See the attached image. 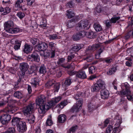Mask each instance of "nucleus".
<instances>
[{
	"label": "nucleus",
	"mask_w": 133,
	"mask_h": 133,
	"mask_svg": "<svg viewBox=\"0 0 133 133\" xmlns=\"http://www.w3.org/2000/svg\"><path fill=\"white\" fill-rule=\"evenodd\" d=\"M45 101V97L43 95L39 96L36 99V104L39 106L38 110L40 114H44L49 109L48 103L46 104Z\"/></svg>",
	"instance_id": "1"
},
{
	"label": "nucleus",
	"mask_w": 133,
	"mask_h": 133,
	"mask_svg": "<svg viewBox=\"0 0 133 133\" xmlns=\"http://www.w3.org/2000/svg\"><path fill=\"white\" fill-rule=\"evenodd\" d=\"M89 22L87 20H82L77 24L76 29L78 31L85 29L87 30L89 29Z\"/></svg>",
	"instance_id": "2"
},
{
	"label": "nucleus",
	"mask_w": 133,
	"mask_h": 133,
	"mask_svg": "<svg viewBox=\"0 0 133 133\" xmlns=\"http://www.w3.org/2000/svg\"><path fill=\"white\" fill-rule=\"evenodd\" d=\"M83 103V99H79L74 105L71 108L73 112L79 111L82 108Z\"/></svg>",
	"instance_id": "3"
},
{
	"label": "nucleus",
	"mask_w": 133,
	"mask_h": 133,
	"mask_svg": "<svg viewBox=\"0 0 133 133\" xmlns=\"http://www.w3.org/2000/svg\"><path fill=\"white\" fill-rule=\"evenodd\" d=\"M11 119V116L7 114H3L0 117L1 122L3 125H5L8 124Z\"/></svg>",
	"instance_id": "4"
},
{
	"label": "nucleus",
	"mask_w": 133,
	"mask_h": 133,
	"mask_svg": "<svg viewBox=\"0 0 133 133\" xmlns=\"http://www.w3.org/2000/svg\"><path fill=\"white\" fill-rule=\"evenodd\" d=\"M37 52H38L37 51L34 52L31 55H28V59L30 61H33L36 62H39L40 60V58Z\"/></svg>",
	"instance_id": "5"
},
{
	"label": "nucleus",
	"mask_w": 133,
	"mask_h": 133,
	"mask_svg": "<svg viewBox=\"0 0 133 133\" xmlns=\"http://www.w3.org/2000/svg\"><path fill=\"white\" fill-rule=\"evenodd\" d=\"M118 94L122 97L127 96L129 100H133V95L131 93L130 90H128V92H126L124 90H122Z\"/></svg>",
	"instance_id": "6"
},
{
	"label": "nucleus",
	"mask_w": 133,
	"mask_h": 133,
	"mask_svg": "<svg viewBox=\"0 0 133 133\" xmlns=\"http://www.w3.org/2000/svg\"><path fill=\"white\" fill-rule=\"evenodd\" d=\"M56 44L52 42H49V43L48 47L52 50L51 53H49L48 55V57L50 56L51 57H54L55 51L56 49Z\"/></svg>",
	"instance_id": "7"
},
{
	"label": "nucleus",
	"mask_w": 133,
	"mask_h": 133,
	"mask_svg": "<svg viewBox=\"0 0 133 133\" xmlns=\"http://www.w3.org/2000/svg\"><path fill=\"white\" fill-rule=\"evenodd\" d=\"M17 129L19 132L23 133L26 130V126L25 122L22 121L19 122V124L17 126Z\"/></svg>",
	"instance_id": "8"
},
{
	"label": "nucleus",
	"mask_w": 133,
	"mask_h": 133,
	"mask_svg": "<svg viewBox=\"0 0 133 133\" xmlns=\"http://www.w3.org/2000/svg\"><path fill=\"white\" fill-rule=\"evenodd\" d=\"M84 34L83 31H81L74 34L72 36V38L74 41H78L81 37L84 36Z\"/></svg>",
	"instance_id": "9"
},
{
	"label": "nucleus",
	"mask_w": 133,
	"mask_h": 133,
	"mask_svg": "<svg viewBox=\"0 0 133 133\" xmlns=\"http://www.w3.org/2000/svg\"><path fill=\"white\" fill-rule=\"evenodd\" d=\"M61 96H59L52 98L51 101L48 102L49 108L52 107H54L56 104L61 100Z\"/></svg>",
	"instance_id": "10"
},
{
	"label": "nucleus",
	"mask_w": 133,
	"mask_h": 133,
	"mask_svg": "<svg viewBox=\"0 0 133 133\" xmlns=\"http://www.w3.org/2000/svg\"><path fill=\"white\" fill-rule=\"evenodd\" d=\"M71 79L70 77L67 78L65 81L62 83V86L64 90L66 89V88L69 86L71 83Z\"/></svg>",
	"instance_id": "11"
},
{
	"label": "nucleus",
	"mask_w": 133,
	"mask_h": 133,
	"mask_svg": "<svg viewBox=\"0 0 133 133\" xmlns=\"http://www.w3.org/2000/svg\"><path fill=\"white\" fill-rule=\"evenodd\" d=\"M33 108L34 107L31 104L29 105L24 108L23 112L25 115H27L32 113Z\"/></svg>",
	"instance_id": "12"
},
{
	"label": "nucleus",
	"mask_w": 133,
	"mask_h": 133,
	"mask_svg": "<svg viewBox=\"0 0 133 133\" xmlns=\"http://www.w3.org/2000/svg\"><path fill=\"white\" fill-rule=\"evenodd\" d=\"M48 45L44 42L39 43L36 46V47L39 51H43L46 49Z\"/></svg>",
	"instance_id": "13"
},
{
	"label": "nucleus",
	"mask_w": 133,
	"mask_h": 133,
	"mask_svg": "<svg viewBox=\"0 0 133 133\" xmlns=\"http://www.w3.org/2000/svg\"><path fill=\"white\" fill-rule=\"evenodd\" d=\"M4 29L7 32V30L11 29L14 26V23L12 21H9L5 22L4 24Z\"/></svg>",
	"instance_id": "14"
},
{
	"label": "nucleus",
	"mask_w": 133,
	"mask_h": 133,
	"mask_svg": "<svg viewBox=\"0 0 133 133\" xmlns=\"http://www.w3.org/2000/svg\"><path fill=\"white\" fill-rule=\"evenodd\" d=\"M84 33V36H86L90 38H95L96 36V34L95 32L92 31H90L89 32H85L83 31Z\"/></svg>",
	"instance_id": "15"
},
{
	"label": "nucleus",
	"mask_w": 133,
	"mask_h": 133,
	"mask_svg": "<svg viewBox=\"0 0 133 133\" xmlns=\"http://www.w3.org/2000/svg\"><path fill=\"white\" fill-rule=\"evenodd\" d=\"M29 68V65L26 63H22L19 64V69L21 70L26 71Z\"/></svg>",
	"instance_id": "16"
},
{
	"label": "nucleus",
	"mask_w": 133,
	"mask_h": 133,
	"mask_svg": "<svg viewBox=\"0 0 133 133\" xmlns=\"http://www.w3.org/2000/svg\"><path fill=\"white\" fill-rule=\"evenodd\" d=\"M116 121V123L115 124V127L114 129H116V130H118L119 127L120 126L121 124L122 123L121 118L118 116H116L115 119Z\"/></svg>",
	"instance_id": "17"
},
{
	"label": "nucleus",
	"mask_w": 133,
	"mask_h": 133,
	"mask_svg": "<svg viewBox=\"0 0 133 133\" xmlns=\"http://www.w3.org/2000/svg\"><path fill=\"white\" fill-rule=\"evenodd\" d=\"M101 97L103 99L107 98L109 96V91L107 90H102L101 91Z\"/></svg>",
	"instance_id": "18"
},
{
	"label": "nucleus",
	"mask_w": 133,
	"mask_h": 133,
	"mask_svg": "<svg viewBox=\"0 0 133 133\" xmlns=\"http://www.w3.org/2000/svg\"><path fill=\"white\" fill-rule=\"evenodd\" d=\"M100 87V89L104 90L105 88L106 84L101 79H99L96 83Z\"/></svg>",
	"instance_id": "19"
},
{
	"label": "nucleus",
	"mask_w": 133,
	"mask_h": 133,
	"mask_svg": "<svg viewBox=\"0 0 133 133\" xmlns=\"http://www.w3.org/2000/svg\"><path fill=\"white\" fill-rule=\"evenodd\" d=\"M76 76L82 79H84L87 77V76L85 72L82 70L79 71L76 74Z\"/></svg>",
	"instance_id": "20"
},
{
	"label": "nucleus",
	"mask_w": 133,
	"mask_h": 133,
	"mask_svg": "<svg viewBox=\"0 0 133 133\" xmlns=\"http://www.w3.org/2000/svg\"><path fill=\"white\" fill-rule=\"evenodd\" d=\"M22 121L21 120V119L17 118V117H15L12 118L11 122L12 124L14 126L16 125L17 126V125L19 124V122H22Z\"/></svg>",
	"instance_id": "21"
},
{
	"label": "nucleus",
	"mask_w": 133,
	"mask_h": 133,
	"mask_svg": "<svg viewBox=\"0 0 133 133\" xmlns=\"http://www.w3.org/2000/svg\"><path fill=\"white\" fill-rule=\"evenodd\" d=\"M32 47L30 45L26 44L24 45V51L26 53L30 52L32 50Z\"/></svg>",
	"instance_id": "22"
},
{
	"label": "nucleus",
	"mask_w": 133,
	"mask_h": 133,
	"mask_svg": "<svg viewBox=\"0 0 133 133\" xmlns=\"http://www.w3.org/2000/svg\"><path fill=\"white\" fill-rule=\"evenodd\" d=\"M66 119V116L64 114L60 115L58 117V121L60 123H64Z\"/></svg>",
	"instance_id": "23"
},
{
	"label": "nucleus",
	"mask_w": 133,
	"mask_h": 133,
	"mask_svg": "<svg viewBox=\"0 0 133 133\" xmlns=\"http://www.w3.org/2000/svg\"><path fill=\"white\" fill-rule=\"evenodd\" d=\"M83 46L82 44H76L74 45L72 48L74 51H78L81 49Z\"/></svg>",
	"instance_id": "24"
},
{
	"label": "nucleus",
	"mask_w": 133,
	"mask_h": 133,
	"mask_svg": "<svg viewBox=\"0 0 133 133\" xmlns=\"http://www.w3.org/2000/svg\"><path fill=\"white\" fill-rule=\"evenodd\" d=\"M20 31L19 28H12L7 30V32L11 34L16 33Z\"/></svg>",
	"instance_id": "25"
},
{
	"label": "nucleus",
	"mask_w": 133,
	"mask_h": 133,
	"mask_svg": "<svg viewBox=\"0 0 133 133\" xmlns=\"http://www.w3.org/2000/svg\"><path fill=\"white\" fill-rule=\"evenodd\" d=\"M39 79L38 78H35L31 79V84L33 85L35 87L36 85L39 84Z\"/></svg>",
	"instance_id": "26"
},
{
	"label": "nucleus",
	"mask_w": 133,
	"mask_h": 133,
	"mask_svg": "<svg viewBox=\"0 0 133 133\" xmlns=\"http://www.w3.org/2000/svg\"><path fill=\"white\" fill-rule=\"evenodd\" d=\"M46 72V69L44 65L43 64L40 66L39 72L40 74H44Z\"/></svg>",
	"instance_id": "27"
},
{
	"label": "nucleus",
	"mask_w": 133,
	"mask_h": 133,
	"mask_svg": "<svg viewBox=\"0 0 133 133\" xmlns=\"http://www.w3.org/2000/svg\"><path fill=\"white\" fill-rule=\"evenodd\" d=\"M55 83V81L54 80L52 79L50 80L45 84V86L48 88H50Z\"/></svg>",
	"instance_id": "28"
},
{
	"label": "nucleus",
	"mask_w": 133,
	"mask_h": 133,
	"mask_svg": "<svg viewBox=\"0 0 133 133\" xmlns=\"http://www.w3.org/2000/svg\"><path fill=\"white\" fill-rule=\"evenodd\" d=\"M100 89L99 86L97 84V83L93 85L91 88V90L92 91H98Z\"/></svg>",
	"instance_id": "29"
},
{
	"label": "nucleus",
	"mask_w": 133,
	"mask_h": 133,
	"mask_svg": "<svg viewBox=\"0 0 133 133\" xmlns=\"http://www.w3.org/2000/svg\"><path fill=\"white\" fill-rule=\"evenodd\" d=\"M35 119V118L34 115L31 114L29 116L28 118L27 119L26 121L30 123H34Z\"/></svg>",
	"instance_id": "30"
},
{
	"label": "nucleus",
	"mask_w": 133,
	"mask_h": 133,
	"mask_svg": "<svg viewBox=\"0 0 133 133\" xmlns=\"http://www.w3.org/2000/svg\"><path fill=\"white\" fill-rule=\"evenodd\" d=\"M50 40H54L57 39H60L61 37L59 36H57L56 34H53L50 35L48 36Z\"/></svg>",
	"instance_id": "31"
},
{
	"label": "nucleus",
	"mask_w": 133,
	"mask_h": 133,
	"mask_svg": "<svg viewBox=\"0 0 133 133\" xmlns=\"http://www.w3.org/2000/svg\"><path fill=\"white\" fill-rule=\"evenodd\" d=\"M14 97L18 99H21L22 97V95L21 92L19 91H17L15 92L14 94Z\"/></svg>",
	"instance_id": "32"
},
{
	"label": "nucleus",
	"mask_w": 133,
	"mask_h": 133,
	"mask_svg": "<svg viewBox=\"0 0 133 133\" xmlns=\"http://www.w3.org/2000/svg\"><path fill=\"white\" fill-rule=\"evenodd\" d=\"M88 111L90 112L92 111L93 110H95L96 108V106L91 103L88 105Z\"/></svg>",
	"instance_id": "33"
},
{
	"label": "nucleus",
	"mask_w": 133,
	"mask_h": 133,
	"mask_svg": "<svg viewBox=\"0 0 133 133\" xmlns=\"http://www.w3.org/2000/svg\"><path fill=\"white\" fill-rule=\"evenodd\" d=\"M93 27L96 31H100L102 30V27L99 24L96 23L94 24Z\"/></svg>",
	"instance_id": "34"
},
{
	"label": "nucleus",
	"mask_w": 133,
	"mask_h": 133,
	"mask_svg": "<svg viewBox=\"0 0 133 133\" xmlns=\"http://www.w3.org/2000/svg\"><path fill=\"white\" fill-rule=\"evenodd\" d=\"M16 110L14 107L11 106H9L6 108L5 111L7 112H10V113H13Z\"/></svg>",
	"instance_id": "35"
},
{
	"label": "nucleus",
	"mask_w": 133,
	"mask_h": 133,
	"mask_svg": "<svg viewBox=\"0 0 133 133\" xmlns=\"http://www.w3.org/2000/svg\"><path fill=\"white\" fill-rule=\"evenodd\" d=\"M15 129L14 127H10L8 128L6 131L2 133H15Z\"/></svg>",
	"instance_id": "36"
},
{
	"label": "nucleus",
	"mask_w": 133,
	"mask_h": 133,
	"mask_svg": "<svg viewBox=\"0 0 133 133\" xmlns=\"http://www.w3.org/2000/svg\"><path fill=\"white\" fill-rule=\"evenodd\" d=\"M46 124L47 126H50L53 124V122L51 120V115L48 116L46 120Z\"/></svg>",
	"instance_id": "37"
},
{
	"label": "nucleus",
	"mask_w": 133,
	"mask_h": 133,
	"mask_svg": "<svg viewBox=\"0 0 133 133\" xmlns=\"http://www.w3.org/2000/svg\"><path fill=\"white\" fill-rule=\"evenodd\" d=\"M65 61V58H62L59 59L58 61L57 62V63L59 65L64 67V66H65L64 65V64H63Z\"/></svg>",
	"instance_id": "38"
},
{
	"label": "nucleus",
	"mask_w": 133,
	"mask_h": 133,
	"mask_svg": "<svg viewBox=\"0 0 133 133\" xmlns=\"http://www.w3.org/2000/svg\"><path fill=\"white\" fill-rule=\"evenodd\" d=\"M75 64L74 62H72L71 63L67 66H64V67L68 69H70L71 70H73L74 69L75 67Z\"/></svg>",
	"instance_id": "39"
},
{
	"label": "nucleus",
	"mask_w": 133,
	"mask_h": 133,
	"mask_svg": "<svg viewBox=\"0 0 133 133\" xmlns=\"http://www.w3.org/2000/svg\"><path fill=\"white\" fill-rule=\"evenodd\" d=\"M21 44V41L17 40L15 41V44L14 46V49L16 50L20 48Z\"/></svg>",
	"instance_id": "40"
},
{
	"label": "nucleus",
	"mask_w": 133,
	"mask_h": 133,
	"mask_svg": "<svg viewBox=\"0 0 133 133\" xmlns=\"http://www.w3.org/2000/svg\"><path fill=\"white\" fill-rule=\"evenodd\" d=\"M116 71V68L114 67L110 69L107 72V74L108 75H111L114 74Z\"/></svg>",
	"instance_id": "41"
},
{
	"label": "nucleus",
	"mask_w": 133,
	"mask_h": 133,
	"mask_svg": "<svg viewBox=\"0 0 133 133\" xmlns=\"http://www.w3.org/2000/svg\"><path fill=\"white\" fill-rule=\"evenodd\" d=\"M67 15L69 18H71L73 17L74 16V13L71 11V10H69L67 11Z\"/></svg>",
	"instance_id": "42"
},
{
	"label": "nucleus",
	"mask_w": 133,
	"mask_h": 133,
	"mask_svg": "<svg viewBox=\"0 0 133 133\" xmlns=\"http://www.w3.org/2000/svg\"><path fill=\"white\" fill-rule=\"evenodd\" d=\"M75 25V22L72 20H70L68 21V24H67V27L69 28H72Z\"/></svg>",
	"instance_id": "43"
},
{
	"label": "nucleus",
	"mask_w": 133,
	"mask_h": 133,
	"mask_svg": "<svg viewBox=\"0 0 133 133\" xmlns=\"http://www.w3.org/2000/svg\"><path fill=\"white\" fill-rule=\"evenodd\" d=\"M78 127L77 125L73 126L70 128L68 131V133H73L77 129Z\"/></svg>",
	"instance_id": "44"
},
{
	"label": "nucleus",
	"mask_w": 133,
	"mask_h": 133,
	"mask_svg": "<svg viewBox=\"0 0 133 133\" xmlns=\"http://www.w3.org/2000/svg\"><path fill=\"white\" fill-rule=\"evenodd\" d=\"M11 9L8 7H6L4 9L3 12L2 14L3 15H6L9 13Z\"/></svg>",
	"instance_id": "45"
},
{
	"label": "nucleus",
	"mask_w": 133,
	"mask_h": 133,
	"mask_svg": "<svg viewBox=\"0 0 133 133\" xmlns=\"http://www.w3.org/2000/svg\"><path fill=\"white\" fill-rule=\"evenodd\" d=\"M122 85L125 88V90H123L124 91H125L126 92H128V90H130L129 89V85L127 82L123 84Z\"/></svg>",
	"instance_id": "46"
},
{
	"label": "nucleus",
	"mask_w": 133,
	"mask_h": 133,
	"mask_svg": "<svg viewBox=\"0 0 133 133\" xmlns=\"http://www.w3.org/2000/svg\"><path fill=\"white\" fill-rule=\"evenodd\" d=\"M2 4L3 5L5 6H9L10 4H12V3L10 0H9L7 1H4L3 0L2 1Z\"/></svg>",
	"instance_id": "47"
},
{
	"label": "nucleus",
	"mask_w": 133,
	"mask_h": 133,
	"mask_svg": "<svg viewBox=\"0 0 133 133\" xmlns=\"http://www.w3.org/2000/svg\"><path fill=\"white\" fill-rule=\"evenodd\" d=\"M67 104V103L66 101H62L59 105V107L61 109H62L64 108V106H65Z\"/></svg>",
	"instance_id": "48"
},
{
	"label": "nucleus",
	"mask_w": 133,
	"mask_h": 133,
	"mask_svg": "<svg viewBox=\"0 0 133 133\" xmlns=\"http://www.w3.org/2000/svg\"><path fill=\"white\" fill-rule=\"evenodd\" d=\"M26 71H24L23 70H21V71H19L18 73V75L19 78L23 77L25 74V72Z\"/></svg>",
	"instance_id": "49"
},
{
	"label": "nucleus",
	"mask_w": 133,
	"mask_h": 133,
	"mask_svg": "<svg viewBox=\"0 0 133 133\" xmlns=\"http://www.w3.org/2000/svg\"><path fill=\"white\" fill-rule=\"evenodd\" d=\"M96 68L94 66H92L89 68V71L90 74H92L95 72Z\"/></svg>",
	"instance_id": "50"
},
{
	"label": "nucleus",
	"mask_w": 133,
	"mask_h": 133,
	"mask_svg": "<svg viewBox=\"0 0 133 133\" xmlns=\"http://www.w3.org/2000/svg\"><path fill=\"white\" fill-rule=\"evenodd\" d=\"M102 52V50L101 49H99V50L98 52L95 54V58L96 59H98L100 57L101 54Z\"/></svg>",
	"instance_id": "51"
},
{
	"label": "nucleus",
	"mask_w": 133,
	"mask_h": 133,
	"mask_svg": "<svg viewBox=\"0 0 133 133\" xmlns=\"http://www.w3.org/2000/svg\"><path fill=\"white\" fill-rule=\"evenodd\" d=\"M23 2V0H17L15 5V6L16 7H20V4Z\"/></svg>",
	"instance_id": "52"
},
{
	"label": "nucleus",
	"mask_w": 133,
	"mask_h": 133,
	"mask_svg": "<svg viewBox=\"0 0 133 133\" xmlns=\"http://www.w3.org/2000/svg\"><path fill=\"white\" fill-rule=\"evenodd\" d=\"M120 17H112L111 18L110 21L112 23H115L119 19H120Z\"/></svg>",
	"instance_id": "53"
},
{
	"label": "nucleus",
	"mask_w": 133,
	"mask_h": 133,
	"mask_svg": "<svg viewBox=\"0 0 133 133\" xmlns=\"http://www.w3.org/2000/svg\"><path fill=\"white\" fill-rule=\"evenodd\" d=\"M93 59V57L92 55H90L87 56L85 58H84V60H86L88 62H91Z\"/></svg>",
	"instance_id": "54"
},
{
	"label": "nucleus",
	"mask_w": 133,
	"mask_h": 133,
	"mask_svg": "<svg viewBox=\"0 0 133 133\" xmlns=\"http://www.w3.org/2000/svg\"><path fill=\"white\" fill-rule=\"evenodd\" d=\"M113 128V127L111 125H109L105 133H110Z\"/></svg>",
	"instance_id": "55"
},
{
	"label": "nucleus",
	"mask_w": 133,
	"mask_h": 133,
	"mask_svg": "<svg viewBox=\"0 0 133 133\" xmlns=\"http://www.w3.org/2000/svg\"><path fill=\"white\" fill-rule=\"evenodd\" d=\"M17 15L20 19L22 18L25 16L24 14L22 12H18L17 14Z\"/></svg>",
	"instance_id": "56"
},
{
	"label": "nucleus",
	"mask_w": 133,
	"mask_h": 133,
	"mask_svg": "<svg viewBox=\"0 0 133 133\" xmlns=\"http://www.w3.org/2000/svg\"><path fill=\"white\" fill-rule=\"evenodd\" d=\"M111 23L112 22L110 20H106L105 22L106 27L108 28H109L111 25Z\"/></svg>",
	"instance_id": "57"
},
{
	"label": "nucleus",
	"mask_w": 133,
	"mask_h": 133,
	"mask_svg": "<svg viewBox=\"0 0 133 133\" xmlns=\"http://www.w3.org/2000/svg\"><path fill=\"white\" fill-rule=\"evenodd\" d=\"M99 47V45L98 44H95L91 47V49L93 51L95 50Z\"/></svg>",
	"instance_id": "58"
},
{
	"label": "nucleus",
	"mask_w": 133,
	"mask_h": 133,
	"mask_svg": "<svg viewBox=\"0 0 133 133\" xmlns=\"http://www.w3.org/2000/svg\"><path fill=\"white\" fill-rule=\"evenodd\" d=\"M99 47V45L98 44H95L91 47V49L93 51L95 50Z\"/></svg>",
	"instance_id": "59"
},
{
	"label": "nucleus",
	"mask_w": 133,
	"mask_h": 133,
	"mask_svg": "<svg viewBox=\"0 0 133 133\" xmlns=\"http://www.w3.org/2000/svg\"><path fill=\"white\" fill-rule=\"evenodd\" d=\"M60 87L59 84L58 83H57L55 85L54 89L55 91L58 92Z\"/></svg>",
	"instance_id": "60"
},
{
	"label": "nucleus",
	"mask_w": 133,
	"mask_h": 133,
	"mask_svg": "<svg viewBox=\"0 0 133 133\" xmlns=\"http://www.w3.org/2000/svg\"><path fill=\"white\" fill-rule=\"evenodd\" d=\"M37 39L36 38H31L30 40L31 42L33 44H35L37 41Z\"/></svg>",
	"instance_id": "61"
},
{
	"label": "nucleus",
	"mask_w": 133,
	"mask_h": 133,
	"mask_svg": "<svg viewBox=\"0 0 133 133\" xmlns=\"http://www.w3.org/2000/svg\"><path fill=\"white\" fill-rule=\"evenodd\" d=\"M66 5L67 7L71 8L74 6V4L73 2L71 1L68 3Z\"/></svg>",
	"instance_id": "62"
},
{
	"label": "nucleus",
	"mask_w": 133,
	"mask_h": 133,
	"mask_svg": "<svg viewBox=\"0 0 133 133\" xmlns=\"http://www.w3.org/2000/svg\"><path fill=\"white\" fill-rule=\"evenodd\" d=\"M132 61H127L125 62V65L129 67H131L132 65Z\"/></svg>",
	"instance_id": "63"
},
{
	"label": "nucleus",
	"mask_w": 133,
	"mask_h": 133,
	"mask_svg": "<svg viewBox=\"0 0 133 133\" xmlns=\"http://www.w3.org/2000/svg\"><path fill=\"white\" fill-rule=\"evenodd\" d=\"M27 4L29 5H31L35 2V0H26Z\"/></svg>",
	"instance_id": "64"
}]
</instances>
